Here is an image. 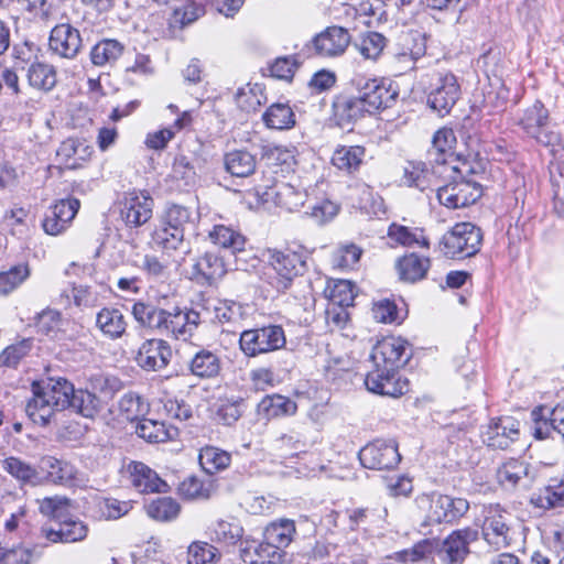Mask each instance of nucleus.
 I'll use <instances>...</instances> for the list:
<instances>
[{"label": "nucleus", "instance_id": "59", "mask_svg": "<svg viewBox=\"0 0 564 564\" xmlns=\"http://www.w3.org/2000/svg\"><path fill=\"white\" fill-rule=\"evenodd\" d=\"M329 300L339 307L349 306L354 302V288L347 280H337L326 289Z\"/></svg>", "mask_w": 564, "mask_h": 564}, {"label": "nucleus", "instance_id": "3", "mask_svg": "<svg viewBox=\"0 0 564 564\" xmlns=\"http://www.w3.org/2000/svg\"><path fill=\"white\" fill-rule=\"evenodd\" d=\"M514 517L499 506L490 507L481 525L484 541L495 551L512 546L519 536Z\"/></svg>", "mask_w": 564, "mask_h": 564}, {"label": "nucleus", "instance_id": "11", "mask_svg": "<svg viewBox=\"0 0 564 564\" xmlns=\"http://www.w3.org/2000/svg\"><path fill=\"white\" fill-rule=\"evenodd\" d=\"M370 357L373 366H381L390 369V371H399L401 367L408 364L411 354L405 340L388 337L377 343Z\"/></svg>", "mask_w": 564, "mask_h": 564}, {"label": "nucleus", "instance_id": "12", "mask_svg": "<svg viewBox=\"0 0 564 564\" xmlns=\"http://www.w3.org/2000/svg\"><path fill=\"white\" fill-rule=\"evenodd\" d=\"M120 205L121 219L130 228L140 227L152 218L154 200L144 192L127 193Z\"/></svg>", "mask_w": 564, "mask_h": 564}, {"label": "nucleus", "instance_id": "1", "mask_svg": "<svg viewBox=\"0 0 564 564\" xmlns=\"http://www.w3.org/2000/svg\"><path fill=\"white\" fill-rule=\"evenodd\" d=\"M32 398L25 405V412L33 423L46 426L56 412L70 409L73 412L94 419L101 410L99 397L87 389H75L65 378H48L42 383L33 382Z\"/></svg>", "mask_w": 564, "mask_h": 564}, {"label": "nucleus", "instance_id": "13", "mask_svg": "<svg viewBox=\"0 0 564 564\" xmlns=\"http://www.w3.org/2000/svg\"><path fill=\"white\" fill-rule=\"evenodd\" d=\"M257 194L263 203H272L289 212L297 210L304 205L306 193L285 182L258 186Z\"/></svg>", "mask_w": 564, "mask_h": 564}, {"label": "nucleus", "instance_id": "28", "mask_svg": "<svg viewBox=\"0 0 564 564\" xmlns=\"http://www.w3.org/2000/svg\"><path fill=\"white\" fill-rule=\"evenodd\" d=\"M296 411V402L281 394L265 395L257 406L258 415L265 420L294 415Z\"/></svg>", "mask_w": 564, "mask_h": 564}, {"label": "nucleus", "instance_id": "20", "mask_svg": "<svg viewBox=\"0 0 564 564\" xmlns=\"http://www.w3.org/2000/svg\"><path fill=\"white\" fill-rule=\"evenodd\" d=\"M350 41L348 30L334 25L317 34L313 40V46L319 56L336 57L344 54Z\"/></svg>", "mask_w": 564, "mask_h": 564}, {"label": "nucleus", "instance_id": "22", "mask_svg": "<svg viewBox=\"0 0 564 564\" xmlns=\"http://www.w3.org/2000/svg\"><path fill=\"white\" fill-rule=\"evenodd\" d=\"M545 408H536L532 411L534 421L533 434L538 440H545L556 432L564 440V405H556L551 412L549 419L544 417Z\"/></svg>", "mask_w": 564, "mask_h": 564}, {"label": "nucleus", "instance_id": "32", "mask_svg": "<svg viewBox=\"0 0 564 564\" xmlns=\"http://www.w3.org/2000/svg\"><path fill=\"white\" fill-rule=\"evenodd\" d=\"M166 310L160 308L151 303L142 301L132 305L131 313L134 319L142 326L158 333L162 332L164 325Z\"/></svg>", "mask_w": 564, "mask_h": 564}, {"label": "nucleus", "instance_id": "50", "mask_svg": "<svg viewBox=\"0 0 564 564\" xmlns=\"http://www.w3.org/2000/svg\"><path fill=\"white\" fill-rule=\"evenodd\" d=\"M388 510L386 507L381 508H356L348 511L349 525L356 529L365 523L378 524L386 521Z\"/></svg>", "mask_w": 564, "mask_h": 564}, {"label": "nucleus", "instance_id": "17", "mask_svg": "<svg viewBox=\"0 0 564 564\" xmlns=\"http://www.w3.org/2000/svg\"><path fill=\"white\" fill-rule=\"evenodd\" d=\"M365 384L372 393L392 398L402 395L408 391L409 386L406 380L399 377L398 371H390V369L381 366H375L367 373Z\"/></svg>", "mask_w": 564, "mask_h": 564}, {"label": "nucleus", "instance_id": "37", "mask_svg": "<svg viewBox=\"0 0 564 564\" xmlns=\"http://www.w3.org/2000/svg\"><path fill=\"white\" fill-rule=\"evenodd\" d=\"M256 158L248 151L234 150L225 155V167L232 176L248 177L256 171Z\"/></svg>", "mask_w": 564, "mask_h": 564}, {"label": "nucleus", "instance_id": "38", "mask_svg": "<svg viewBox=\"0 0 564 564\" xmlns=\"http://www.w3.org/2000/svg\"><path fill=\"white\" fill-rule=\"evenodd\" d=\"M124 46L115 39H104L90 50L91 63L96 66H105L116 62L123 53Z\"/></svg>", "mask_w": 564, "mask_h": 564}, {"label": "nucleus", "instance_id": "41", "mask_svg": "<svg viewBox=\"0 0 564 564\" xmlns=\"http://www.w3.org/2000/svg\"><path fill=\"white\" fill-rule=\"evenodd\" d=\"M198 462L206 474L213 475L230 465L231 455L218 447L205 446L199 451Z\"/></svg>", "mask_w": 564, "mask_h": 564}, {"label": "nucleus", "instance_id": "60", "mask_svg": "<svg viewBox=\"0 0 564 564\" xmlns=\"http://www.w3.org/2000/svg\"><path fill=\"white\" fill-rule=\"evenodd\" d=\"M197 169H200V161L198 159L180 154L173 162L172 171L176 178L184 180L186 184H191L195 181Z\"/></svg>", "mask_w": 564, "mask_h": 564}, {"label": "nucleus", "instance_id": "53", "mask_svg": "<svg viewBox=\"0 0 564 564\" xmlns=\"http://www.w3.org/2000/svg\"><path fill=\"white\" fill-rule=\"evenodd\" d=\"M29 275L30 268L26 263H21L10 268L8 271L0 272V294H9L23 283Z\"/></svg>", "mask_w": 564, "mask_h": 564}, {"label": "nucleus", "instance_id": "56", "mask_svg": "<svg viewBox=\"0 0 564 564\" xmlns=\"http://www.w3.org/2000/svg\"><path fill=\"white\" fill-rule=\"evenodd\" d=\"M454 141L453 130L446 128L437 130L433 135L432 149L429 151V155L434 156V162L445 164L446 151L452 149Z\"/></svg>", "mask_w": 564, "mask_h": 564}, {"label": "nucleus", "instance_id": "2", "mask_svg": "<svg viewBox=\"0 0 564 564\" xmlns=\"http://www.w3.org/2000/svg\"><path fill=\"white\" fill-rule=\"evenodd\" d=\"M452 170L458 173L459 178L437 188L438 202L452 209L476 203L482 195V175L466 162L460 167L453 166Z\"/></svg>", "mask_w": 564, "mask_h": 564}, {"label": "nucleus", "instance_id": "18", "mask_svg": "<svg viewBox=\"0 0 564 564\" xmlns=\"http://www.w3.org/2000/svg\"><path fill=\"white\" fill-rule=\"evenodd\" d=\"M172 358L170 345L158 338L145 340L139 348L137 364L147 371H159L164 369Z\"/></svg>", "mask_w": 564, "mask_h": 564}, {"label": "nucleus", "instance_id": "8", "mask_svg": "<svg viewBox=\"0 0 564 564\" xmlns=\"http://www.w3.org/2000/svg\"><path fill=\"white\" fill-rule=\"evenodd\" d=\"M356 87L368 113L392 107L399 96L398 86L387 79L360 78Z\"/></svg>", "mask_w": 564, "mask_h": 564}, {"label": "nucleus", "instance_id": "10", "mask_svg": "<svg viewBox=\"0 0 564 564\" xmlns=\"http://www.w3.org/2000/svg\"><path fill=\"white\" fill-rule=\"evenodd\" d=\"M359 460L368 469H392L401 460L398 444L390 440H376L359 451Z\"/></svg>", "mask_w": 564, "mask_h": 564}, {"label": "nucleus", "instance_id": "44", "mask_svg": "<svg viewBox=\"0 0 564 564\" xmlns=\"http://www.w3.org/2000/svg\"><path fill=\"white\" fill-rule=\"evenodd\" d=\"M189 367L192 373L197 377L213 378L220 371V360L214 352L202 349L192 358Z\"/></svg>", "mask_w": 564, "mask_h": 564}, {"label": "nucleus", "instance_id": "36", "mask_svg": "<svg viewBox=\"0 0 564 564\" xmlns=\"http://www.w3.org/2000/svg\"><path fill=\"white\" fill-rule=\"evenodd\" d=\"M430 265L431 262L429 258H421L416 253L404 256L397 262L400 279L408 282H416L423 279Z\"/></svg>", "mask_w": 564, "mask_h": 564}, {"label": "nucleus", "instance_id": "6", "mask_svg": "<svg viewBox=\"0 0 564 564\" xmlns=\"http://www.w3.org/2000/svg\"><path fill=\"white\" fill-rule=\"evenodd\" d=\"M285 344V333L280 325L246 329L239 336V348L248 358H256L279 350Z\"/></svg>", "mask_w": 564, "mask_h": 564}, {"label": "nucleus", "instance_id": "14", "mask_svg": "<svg viewBox=\"0 0 564 564\" xmlns=\"http://www.w3.org/2000/svg\"><path fill=\"white\" fill-rule=\"evenodd\" d=\"M478 531L465 528L453 531L438 550V556L444 564H463L470 553V543L477 541Z\"/></svg>", "mask_w": 564, "mask_h": 564}, {"label": "nucleus", "instance_id": "9", "mask_svg": "<svg viewBox=\"0 0 564 564\" xmlns=\"http://www.w3.org/2000/svg\"><path fill=\"white\" fill-rule=\"evenodd\" d=\"M549 110L540 100H535L523 110L517 124L539 143L552 144L557 141V134L549 130Z\"/></svg>", "mask_w": 564, "mask_h": 564}, {"label": "nucleus", "instance_id": "62", "mask_svg": "<svg viewBox=\"0 0 564 564\" xmlns=\"http://www.w3.org/2000/svg\"><path fill=\"white\" fill-rule=\"evenodd\" d=\"M361 253V249L355 245L343 246L332 254V263L338 269H351L359 261Z\"/></svg>", "mask_w": 564, "mask_h": 564}, {"label": "nucleus", "instance_id": "33", "mask_svg": "<svg viewBox=\"0 0 564 564\" xmlns=\"http://www.w3.org/2000/svg\"><path fill=\"white\" fill-rule=\"evenodd\" d=\"M366 150L360 145L338 147L332 156L335 167L346 173H355L364 162Z\"/></svg>", "mask_w": 564, "mask_h": 564}, {"label": "nucleus", "instance_id": "21", "mask_svg": "<svg viewBox=\"0 0 564 564\" xmlns=\"http://www.w3.org/2000/svg\"><path fill=\"white\" fill-rule=\"evenodd\" d=\"M520 423L511 416L500 417L489 424L485 442L494 448L506 449L519 436Z\"/></svg>", "mask_w": 564, "mask_h": 564}, {"label": "nucleus", "instance_id": "49", "mask_svg": "<svg viewBox=\"0 0 564 564\" xmlns=\"http://www.w3.org/2000/svg\"><path fill=\"white\" fill-rule=\"evenodd\" d=\"M135 433L150 443H162L172 437L170 430L165 427L163 422L151 419L139 420Z\"/></svg>", "mask_w": 564, "mask_h": 564}, {"label": "nucleus", "instance_id": "46", "mask_svg": "<svg viewBox=\"0 0 564 564\" xmlns=\"http://www.w3.org/2000/svg\"><path fill=\"white\" fill-rule=\"evenodd\" d=\"M388 236L398 243L406 247L420 246L430 247L429 239L424 236L422 229L411 230L405 226L392 224L388 229Z\"/></svg>", "mask_w": 564, "mask_h": 564}, {"label": "nucleus", "instance_id": "23", "mask_svg": "<svg viewBox=\"0 0 564 564\" xmlns=\"http://www.w3.org/2000/svg\"><path fill=\"white\" fill-rule=\"evenodd\" d=\"M412 45L403 47L392 55L389 67L395 75H402L415 67L416 62L426 53L425 40L422 35L411 37Z\"/></svg>", "mask_w": 564, "mask_h": 564}, {"label": "nucleus", "instance_id": "61", "mask_svg": "<svg viewBox=\"0 0 564 564\" xmlns=\"http://www.w3.org/2000/svg\"><path fill=\"white\" fill-rule=\"evenodd\" d=\"M178 491L186 499H208L212 485H205L198 477L189 476L180 484Z\"/></svg>", "mask_w": 564, "mask_h": 564}, {"label": "nucleus", "instance_id": "34", "mask_svg": "<svg viewBox=\"0 0 564 564\" xmlns=\"http://www.w3.org/2000/svg\"><path fill=\"white\" fill-rule=\"evenodd\" d=\"M152 241L156 248L167 254L178 250L185 251L186 248L184 232L176 229H170V227L164 226V223L161 220L152 232Z\"/></svg>", "mask_w": 564, "mask_h": 564}, {"label": "nucleus", "instance_id": "48", "mask_svg": "<svg viewBox=\"0 0 564 564\" xmlns=\"http://www.w3.org/2000/svg\"><path fill=\"white\" fill-rule=\"evenodd\" d=\"M191 120V116L187 111H184L181 117H178L173 127L164 128L154 133H150L147 137L145 144L150 149L162 150L166 147L167 142L172 140L175 135V130H181L185 127Z\"/></svg>", "mask_w": 564, "mask_h": 564}, {"label": "nucleus", "instance_id": "5", "mask_svg": "<svg viewBox=\"0 0 564 564\" xmlns=\"http://www.w3.org/2000/svg\"><path fill=\"white\" fill-rule=\"evenodd\" d=\"M481 241L482 232L479 227L471 223H459L443 236L440 250L451 259L467 258L479 251Z\"/></svg>", "mask_w": 564, "mask_h": 564}, {"label": "nucleus", "instance_id": "58", "mask_svg": "<svg viewBox=\"0 0 564 564\" xmlns=\"http://www.w3.org/2000/svg\"><path fill=\"white\" fill-rule=\"evenodd\" d=\"M160 220L170 229H176L185 234L186 227L192 224V213L184 206L172 205Z\"/></svg>", "mask_w": 564, "mask_h": 564}, {"label": "nucleus", "instance_id": "64", "mask_svg": "<svg viewBox=\"0 0 564 564\" xmlns=\"http://www.w3.org/2000/svg\"><path fill=\"white\" fill-rule=\"evenodd\" d=\"M217 550L206 542H194L188 546L187 564H213Z\"/></svg>", "mask_w": 564, "mask_h": 564}, {"label": "nucleus", "instance_id": "55", "mask_svg": "<svg viewBox=\"0 0 564 564\" xmlns=\"http://www.w3.org/2000/svg\"><path fill=\"white\" fill-rule=\"evenodd\" d=\"M215 539L227 543L235 544L243 534V529L240 523L235 520H217L212 528Z\"/></svg>", "mask_w": 564, "mask_h": 564}, {"label": "nucleus", "instance_id": "4", "mask_svg": "<svg viewBox=\"0 0 564 564\" xmlns=\"http://www.w3.org/2000/svg\"><path fill=\"white\" fill-rule=\"evenodd\" d=\"M415 502L429 523H454L469 510V502L464 498H455L440 492L422 494Z\"/></svg>", "mask_w": 564, "mask_h": 564}, {"label": "nucleus", "instance_id": "26", "mask_svg": "<svg viewBox=\"0 0 564 564\" xmlns=\"http://www.w3.org/2000/svg\"><path fill=\"white\" fill-rule=\"evenodd\" d=\"M227 272L224 259L215 252L206 251L193 264V273L197 281L213 284Z\"/></svg>", "mask_w": 564, "mask_h": 564}, {"label": "nucleus", "instance_id": "51", "mask_svg": "<svg viewBox=\"0 0 564 564\" xmlns=\"http://www.w3.org/2000/svg\"><path fill=\"white\" fill-rule=\"evenodd\" d=\"M33 341L24 338L4 348L0 354V367L17 368L31 351Z\"/></svg>", "mask_w": 564, "mask_h": 564}, {"label": "nucleus", "instance_id": "19", "mask_svg": "<svg viewBox=\"0 0 564 564\" xmlns=\"http://www.w3.org/2000/svg\"><path fill=\"white\" fill-rule=\"evenodd\" d=\"M53 525H43L40 530L41 536L52 543H73L86 538L88 529L78 519L68 517V513Z\"/></svg>", "mask_w": 564, "mask_h": 564}, {"label": "nucleus", "instance_id": "39", "mask_svg": "<svg viewBox=\"0 0 564 564\" xmlns=\"http://www.w3.org/2000/svg\"><path fill=\"white\" fill-rule=\"evenodd\" d=\"M212 242L223 249H228L232 253L245 250L246 238L238 231L225 225H216L209 232Z\"/></svg>", "mask_w": 564, "mask_h": 564}, {"label": "nucleus", "instance_id": "31", "mask_svg": "<svg viewBox=\"0 0 564 564\" xmlns=\"http://www.w3.org/2000/svg\"><path fill=\"white\" fill-rule=\"evenodd\" d=\"M334 116L337 124L346 128L360 119L367 112L365 104L359 96L344 97L336 100L333 105Z\"/></svg>", "mask_w": 564, "mask_h": 564}, {"label": "nucleus", "instance_id": "29", "mask_svg": "<svg viewBox=\"0 0 564 564\" xmlns=\"http://www.w3.org/2000/svg\"><path fill=\"white\" fill-rule=\"evenodd\" d=\"M530 503L535 508L549 510L564 506V474L560 478H552L549 485L530 498Z\"/></svg>", "mask_w": 564, "mask_h": 564}, {"label": "nucleus", "instance_id": "25", "mask_svg": "<svg viewBox=\"0 0 564 564\" xmlns=\"http://www.w3.org/2000/svg\"><path fill=\"white\" fill-rule=\"evenodd\" d=\"M131 484L140 492H166L167 484L159 475L140 462H133L129 465Z\"/></svg>", "mask_w": 564, "mask_h": 564}, {"label": "nucleus", "instance_id": "30", "mask_svg": "<svg viewBox=\"0 0 564 564\" xmlns=\"http://www.w3.org/2000/svg\"><path fill=\"white\" fill-rule=\"evenodd\" d=\"M96 325L110 339L122 337L127 329V321L123 313L115 307L101 308L97 313Z\"/></svg>", "mask_w": 564, "mask_h": 564}, {"label": "nucleus", "instance_id": "7", "mask_svg": "<svg viewBox=\"0 0 564 564\" xmlns=\"http://www.w3.org/2000/svg\"><path fill=\"white\" fill-rule=\"evenodd\" d=\"M269 262L274 271L270 276V284L279 292L286 291L294 278L302 275L306 270L305 257L294 251H270Z\"/></svg>", "mask_w": 564, "mask_h": 564}, {"label": "nucleus", "instance_id": "42", "mask_svg": "<svg viewBox=\"0 0 564 564\" xmlns=\"http://www.w3.org/2000/svg\"><path fill=\"white\" fill-rule=\"evenodd\" d=\"M387 37L379 32L369 31L354 42V47L366 58L377 61L387 46Z\"/></svg>", "mask_w": 564, "mask_h": 564}, {"label": "nucleus", "instance_id": "24", "mask_svg": "<svg viewBox=\"0 0 564 564\" xmlns=\"http://www.w3.org/2000/svg\"><path fill=\"white\" fill-rule=\"evenodd\" d=\"M285 552L279 550L270 541L251 542L241 549V558L248 564H279L283 561Z\"/></svg>", "mask_w": 564, "mask_h": 564}, {"label": "nucleus", "instance_id": "15", "mask_svg": "<svg viewBox=\"0 0 564 564\" xmlns=\"http://www.w3.org/2000/svg\"><path fill=\"white\" fill-rule=\"evenodd\" d=\"M83 39L78 29L69 23L55 25L50 34V51L62 58L74 59L83 50Z\"/></svg>", "mask_w": 564, "mask_h": 564}, {"label": "nucleus", "instance_id": "57", "mask_svg": "<svg viewBox=\"0 0 564 564\" xmlns=\"http://www.w3.org/2000/svg\"><path fill=\"white\" fill-rule=\"evenodd\" d=\"M42 554L41 549L34 546L29 547H15L7 550L0 547V563L2 564H31L32 561L39 558Z\"/></svg>", "mask_w": 564, "mask_h": 564}, {"label": "nucleus", "instance_id": "16", "mask_svg": "<svg viewBox=\"0 0 564 564\" xmlns=\"http://www.w3.org/2000/svg\"><path fill=\"white\" fill-rule=\"evenodd\" d=\"M459 96L460 87L455 75H441L427 96V105L443 117L449 113Z\"/></svg>", "mask_w": 564, "mask_h": 564}, {"label": "nucleus", "instance_id": "63", "mask_svg": "<svg viewBox=\"0 0 564 564\" xmlns=\"http://www.w3.org/2000/svg\"><path fill=\"white\" fill-rule=\"evenodd\" d=\"M39 508L43 516L50 517L58 522L68 513L69 500L58 496L47 497L40 501Z\"/></svg>", "mask_w": 564, "mask_h": 564}, {"label": "nucleus", "instance_id": "54", "mask_svg": "<svg viewBox=\"0 0 564 564\" xmlns=\"http://www.w3.org/2000/svg\"><path fill=\"white\" fill-rule=\"evenodd\" d=\"M148 410L140 395L133 392L124 393L119 400V412L127 421H138Z\"/></svg>", "mask_w": 564, "mask_h": 564}, {"label": "nucleus", "instance_id": "40", "mask_svg": "<svg viewBox=\"0 0 564 564\" xmlns=\"http://www.w3.org/2000/svg\"><path fill=\"white\" fill-rule=\"evenodd\" d=\"M264 124L270 129L285 130L295 124V115L288 104H273L262 116Z\"/></svg>", "mask_w": 564, "mask_h": 564}, {"label": "nucleus", "instance_id": "45", "mask_svg": "<svg viewBox=\"0 0 564 564\" xmlns=\"http://www.w3.org/2000/svg\"><path fill=\"white\" fill-rule=\"evenodd\" d=\"M28 80L32 87L48 91L56 85V72L51 65L33 63L28 69Z\"/></svg>", "mask_w": 564, "mask_h": 564}, {"label": "nucleus", "instance_id": "43", "mask_svg": "<svg viewBox=\"0 0 564 564\" xmlns=\"http://www.w3.org/2000/svg\"><path fill=\"white\" fill-rule=\"evenodd\" d=\"M295 533L294 521L289 519H280L279 521L271 522L264 530L263 536L270 541L279 550L286 547Z\"/></svg>", "mask_w": 564, "mask_h": 564}, {"label": "nucleus", "instance_id": "27", "mask_svg": "<svg viewBox=\"0 0 564 564\" xmlns=\"http://www.w3.org/2000/svg\"><path fill=\"white\" fill-rule=\"evenodd\" d=\"M39 468L42 473H45L46 481L66 485L72 482L76 477V468L68 462L57 459L53 456H43L40 459Z\"/></svg>", "mask_w": 564, "mask_h": 564}, {"label": "nucleus", "instance_id": "47", "mask_svg": "<svg viewBox=\"0 0 564 564\" xmlns=\"http://www.w3.org/2000/svg\"><path fill=\"white\" fill-rule=\"evenodd\" d=\"M150 518L156 521H171L175 519L181 510L180 505L171 497L158 498L145 507Z\"/></svg>", "mask_w": 564, "mask_h": 564}, {"label": "nucleus", "instance_id": "52", "mask_svg": "<svg viewBox=\"0 0 564 564\" xmlns=\"http://www.w3.org/2000/svg\"><path fill=\"white\" fill-rule=\"evenodd\" d=\"M160 334H171L175 338L186 339L191 336L188 332V317L184 315V311L175 310L174 312H166L164 325Z\"/></svg>", "mask_w": 564, "mask_h": 564}, {"label": "nucleus", "instance_id": "35", "mask_svg": "<svg viewBox=\"0 0 564 564\" xmlns=\"http://www.w3.org/2000/svg\"><path fill=\"white\" fill-rule=\"evenodd\" d=\"M3 470L22 484L37 486L43 482L40 471L31 464L18 457H7L1 462Z\"/></svg>", "mask_w": 564, "mask_h": 564}]
</instances>
